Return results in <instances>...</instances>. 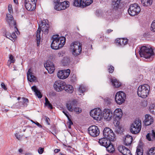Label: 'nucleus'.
<instances>
[{
  "mask_svg": "<svg viewBox=\"0 0 155 155\" xmlns=\"http://www.w3.org/2000/svg\"><path fill=\"white\" fill-rule=\"evenodd\" d=\"M49 28V25L48 20H44L41 21V24L39 25L36 35L37 46H38L40 44L41 40L40 34L41 32V30L45 34H47L48 33Z\"/></svg>",
  "mask_w": 155,
  "mask_h": 155,
  "instance_id": "1",
  "label": "nucleus"
},
{
  "mask_svg": "<svg viewBox=\"0 0 155 155\" xmlns=\"http://www.w3.org/2000/svg\"><path fill=\"white\" fill-rule=\"evenodd\" d=\"M52 40L51 48L53 49L57 50L62 47L65 44L66 38L64 37L59 38V35H57L52 37Z\"/></svg>",
  "mask_w": 155,
  "mask_h": 155,
  "instance_id": "2",
  "label": "nucleus"
},
{
  "mask_svg": "<svg viewBox=\"0 0 155 155\" xmlns=\"http://www.w3.org/2000/svg\"><path fill=\"white\" fill-rule=\"evenodd\" d=\"M139 53L141 57L146 59H151V56L154 55V52L151 47L146 46H143L141 48Z\"/></svg>",
  "mask_w": 155,
  "mask_h": 155,
  "instance_id": "3",
  "label": "nucleus"
},
{
  "mask_svg": "<svg viewBox=\"0 0 155 155\" xmlns=\"http://www.w3.org/2000/svg\"><path fill=\"white\" fill-rule=\"evenodd\" d=\"M150 87L147 84L140 86L138 88V95L143 98H146L149 94Z\"/></svg>",
  "mask_w": 155,
  "mask_h": 155,
  "instance_id": "4",
  "label": "nucleus"
},
{
  "mask_svg": "<svg viewBox=\"0 0 155 155\" xmlns=\"http://www.w3.org/2000/svg\"><path fill=\"white\" fill-rule=\"evenodd\" d=\"M141 128V123L139 119H136L131 124L130 130V132L134 134L139 133Z\"/></svg>",
  "mask_w": 155,
  "mask_h": 155,
  "instance_id": "5",
  "label": "nucleus"
},
{
  "mask_svg": "<svg viewBox=\"0 0 155 155\" xmlns=\"http://www.w3.org/2000/svg\"><path fill=\"white\" fill-rule=\"evenodd\" d=\"M72 53L74 55L77 56L82 51L81 44L78 42L75 41L72 43L70 46Z\"/></svg>",
  "mask_w": 155,
  "mask_h": 155,
  "instance_id": "6",
  "label": "nucleus"
},
{
  "mask_svg": "<svg viewBox=\"0 0 155 155\" xmlns=\"http://www.w3.org/2000/svg\"><path fill=\"white\" fill-rule=\"evenodd\" d=\"M123 113L122 110L120 108H117L115 110L113 114L114 124V125L117 126L120 124V120L122 117Z\"/></svg>",
  "mask_w": 155,
  "mask_h": 155,
  "instance_id": "7",
  "label": "nucleus"
},
{
  "mask_svg": "<svg viewBox=\"0 0 155 155\" xmlns=\"http://www.w3.org/2000/svg\"><path fill=\"white\" fill-rule=\"evenodd\" d=\"M140 8L139 6L136 3L130 5L128 10L129 14L132 16L137 15L140 11Z\"/></svg>",
  "mask_w": 155,
  "mask_h": 155,
  "instance_id": "8",
  "label": "nucleus"
},
{
  "mask_svg": "<svg viewBox=\"0 0 155 155\" xmlns=\"http://www.w3.org/2000/svg\"><path fill=\"white\" fill-rule=\"evenodd\" d=\"M126 95L122 91H120L116 94L115 99L117 104L120 105L124 103L126 99Z\"/></svg>",
  "mask_w": 155,
  "mask_h": 155,
  "instance_id": "9",
  "label": "nucleus"
},
{
  "mask_svg": "<svg viewBox=\"0 0 155 155\" xmlns=\"http://www.w3.org/2000/svg\"><path fill=\"white\" fill-rule=\"evenodd\" d=\"M90 114L94 119L97 120H100L102 118V111L99 108L91 110Z\"/></svg>",
  "mask_w": 155,
  "mask_h": 155,
  "instance_id": "10",
  "label": "nucleus"
},
{
  "mask_svg": "<svg viewBox=\"0 0 155 155\" xmlns=\"http://www.w3.org/2000/svg\"><path fill=\"white\" fill-rule=\"evenodd\" d=\"M104 136L111 141L114 140V134L113 131L109 127H106L104 129L103 131Z\"/></svg>",
  "mask_w": 155,
  "mask_h": 155,
  "instance_id": "11",
  "label": "nucleus"
},
{
  "mask_svg": "<svg viewBox=\"0 0 155 155\" xmlns=\"http://www.w3.org/2000/svg\"><path fill=\"white\" fill-rule=\"evenodd\" d=\"M88 130L89 134L94 137L98 136L100 133L99 128L96 125H92L89 127Z\"/></svg>",
  "mask_w": 155,
  "mask_h": 155,
  "instance_id": "12",
  "label": "nucleus"
},
{
  "mask_svg": "<svg viewBox=\"0 0 155 155\" xmlns=\"http://www.w3.org/2000/svg\"><path fill=\"white\" fill-rule=\"evenodd\" d=\"M37 1L32 0H25V5L26 8L29 11H32L36 8Z\"/></svg>",
  "mask_w": 155,
  "mask_h": 155,
  "instance_id": "13",
  "label": "nucleus"
},
{
  "mask_svg": "<svg viewBox=\"0 0 155 155\" xmlns=\"http://www.w3.org/2000/svg\"><path fill=\"white\" fill-rule=\"evenodd\" d=\"M65 82L60 80L55 81L54 83V87L55 90L57 91H61L64 89Z\"/></svg>",
  "mask_w": 155,
  "mask_h": 155,
  "instance_id": "14",
  "label": "nucleus"
},
{
  "mask_svg": "<svg viewBox=\"0 0 155 155\" xmlns=\"http://www.w3.org/2000/svg\"><path fill=\"white\" fill-rule=\"evenodd\" d=\"M69 3L68 1L60 2L55 5L54 8L57 11L65 10L69 6Z\"/></svg>",
  "mask_w": 155,
  "mask_h": 155,
  "instance_id": "15",
  "label": "nucleus"
},
{
  "mask_svg": "<svg viewBox=\"0 0 155 155\" xmlns=\"http://www.w3.org/2000/svg\"><path fill=\"white\" fill-rule=\"evenodd\" d=\"M70 72L71 71L69 69L59 71L58 73L57 76L60 79H65L68 77Z\"/></svg>",
  "mask_w": 155,
  "mask_h": 155,
  "instance_id": "16",
  "label": "nucleus"
},
{
  "mask_svg": "<svg viewBox=\"0 0 155 155\" xmlns=\"http://www.w3.org/2000/svg\"><path fill=\"white\" fill-rule=\"evenodd\" d=\"M103 115L105 120L110 121L113 117V114L111 110L108 109H105L103 112Z\"/></svg>",
  "mask_w": 155,
  "mask_h": 155,
  "instance_id": "17",
  "label": "nucleus"
},
{
  "mask_svg": "<svg viewBox=\"0 0 155 155\" xmlns=\"http://www.w3.org/2000/svg\"><path fill=\"white\" fill-rule=\"evenodd\" d=\"M44 66L50 74L53 73L55 70L53 63L50 61L46 62L44 64Z\"/></svg>",
  "mask_w": 155,
  "mask_h": 155,
  "instance_id": "18",
  "label": "nucleus"
},
{
  "mask_svg": "<svg viewBox=\"0 0 155 155\" xmlns=\"http://www.w3.org/2000/svg\"><path fill=\"white\" fill-rule=\"evenodd\" d=\"M118 150L123 155H131L130 150L127 148L123 146H120L118 147Z\"/></svg>",
  "mask_w": 155,
  "mask_h": 155,
  "instance_id": "19",
  "label": "nucleus"
},
{
  "mask_svg": "<svg viewBox=\"0 0 155 155\" xmlns=\"http://www.w3.org/2000/svg\"><path fill=\"white\" fill-rule=\"evenodd\" d=\"M78 104V101L75 100H74L66 104L67 109L70 112H72L74 111V109L76 106Z\"/></svg>",
  "mask_w": 155,
  "mask_h": 155,
  "instance_id": "20",
  "label": "nucleus"
},
{
  "mask_svg": "<svg viewBox=\"0 0 155 155\" xmlns=\"http://www.w3.org/2000/svg\"><path fill=\"white\" fill-rule=\"evenodd\" d=\"M116 44L119 46L123 47L128 43V40L127 38H119L116 40Z\"/></svg>",
  "mask_w": 155,
  "mask_h": 155,
  "instance_id": "21",
  "label": "nucleus"
},
{
  "mask_svg": "<svg viewBox=\"0 0 155 155\" xmlns=\"http://www.w3.org/2000/svg\"><path fill=\"white\" fill-rule=\"evenodd\" d=\"M111 141L106 138H103L99 139L98 143L101 145L106 147L108 144H111Z\"/></svg>",
  "mask_w": 155,
  "mask_h": 155,
  "instance_id": "22",
  "label": "nucleus"
},
{
  "mask_svg": "<svg viewBox=\"0 0 155 155\" xmlns=\"http://www.w3.org/2000/svg\"><path fill=\"white\" fill-rule=\"evenodd\" d=\"M6 17L7 21L9 24V25H11L12 24H13L15 28L17 29L16 26V22L13 20V18L12 15L10 14H8L6 15Z\"/></svg>",
  "mask_w": 155,
  "mask_h": 155,
  "instance_id": "23",
  "label": "nucleus"
},
{
  "mask_svg": "<svg viewBox=\"0 0 155 155\" xmlns=\"http://www.w3.org/2000/svg\"><path fill=\"white\" fill-rule=\"evenodd\" d=\"M145 117V119L144 120V122L146 125H149L153 122V117L150 115L146 114Z\"/></svg>",
  "mask_w": 155,
  "mask_h": 155,
  "instance_id": "24",
  "label": "nucleus"
},
{
  "mask_svg": "<svg viewBox=\"0 0 155 155\" xmlns=\"http://www.w3.org/2000/svg\"><path fill=\"white\" fill-rule=\"evenodd\" d=\"M27 77L28 80L31 82L33 81L36 79V78L33 75L31 68H29L28 70L27 74Z\"/></svg>",
  "mask_w": 155,
  "mask_h": 155,
  "instance_id": "25",
  "label": "nucleus"
},
{
  "mask_svg": "<svg viewBox=\"0 0 155 155\" xmlns=\"http://www.w3.org/2000/svg\"><path fill=\"white\" fill-rule=\"evenodd\" d=\"M132 141L133 138L132 137L129 135H127L126 136L124 140V144L127 146L129 145L131 143Z\"/></svg>",
  "mask_w": 155,
  "mask_h": 155,
  "instance_id": "26",
  "label": "nucleus"
},
{
  "mask_svg": "<svg viewBox=\"0 0 155 155\" xmlns=\"http://www.w3.org/2000/svg\"><path fill=\"white\" fill-rule=\"evenodd\" d=\"M110 80L114 87L118 88L121 86V83L115 78H111Z\"/></svg>",
  "mask_w": 155,
  "mask_h": 155,
  "instance_id": "27",
  "label": "nucleus"
},
{
  "mask_svg": "<svg viewBox=\"0 0 155 155\" xmlns=\"http://www.w3.org/2000/svg\"><path fill=\"white\" fill-rule=\"evenodd\" d=\"M5 35L7 38L13 41H15V39L16 38V36L15 32H13L11 34L8 32H6L5 33Z\"/></svg>",
  "mask_w": 155,
  "mask_h": 155,
  "instance_id": "28",
  "label": "nucleus"
},
{
  "mask_svg": "<svg viewBox=\"0 0 155 155\" xmlns=\"http://www.w3.org/2000/svg\"><path fill=\"white\" fill-rule=\"evenodd\" d=\"M121 0H112L113 8L117 10L119 7Z\"/></svg>",
  "mask_w": 155,
  "mask_h": 155,
  "instance_id": "29",
  "label": "nucleus"
},
{
  "mask_svg": "<svg viewBox=\"0 0 155 155\" xmlns=\"http://www.w3.org/2000/svg\"><path fill=\"white\" fill-rule=\"evenodd\" d=\"M64 89L66 91L70 93H72L74 91V89L73 87L70 85H66L65 83L64 87Z\"/></svg>",
  "mask_w": 155,
  "mask_h": 155,
  "instance_id": "30",
  "label": "nucleus"
},
{
  "mask_svg": "<svg viewBox=\"0 0 155 155\" xmlns=\"http://www.w3.org/2000/svg\"><path fill=\"white\" fill-rule=\"evenodd\" d=\"M31 89L35 93L36 95L39 98H41L42 97V95H41V93L37 88L36 86H33L31 87Z\"/></svg>",
  "mask_w": 155,
  "mask_h": 155,
  "instance_id": "31",
  "label": "nucleus"
},
{
  "mask_svg": "<svg viewBox=\"0 0 155 155\" xmlns=\"http://www.w3.org/2000/svg\"><path fill=\"white\" fill-rule=\"evenodd\" d=\"M82 6L84 8L89 5L93 2L92 0H82Z\"/></svg>",
  "mask_w": 155,
  "mask_h": 155,
  "instance_id": "32",
  "label": "nucleus"
},
{
  "mask_svg": "<svg viewBox=\"0 0 155 155\" xmlns=\"http://www.w3.org/2000/svg\"><path fill=\"white\" fill-rule=\"evenodd\" d=\"M107 151L109 152L113 153L114 151V148L113 145L111 143V144H108L106 147Z\"/></svg>",
  "mask_w": 155,
  "mask_h": 155,
  "instance_id": "33",
  "label": "nucleus"
},
{
  "mask_svg": "<svg viewBox=\"0 0 155 155\" xmlns=\"http://www.w3.org/2000/svg\"><path fill=\"white\" fill-rule=\"evenodd\" d=\"M141 1L143 5L146 6L151 5L152 2V0H141Z\"/></svg>",
  "mask_w": 155,
  "mask_h": 155,
  "instance_id": "34",
  "label": "nucleus"
},
{
  "mask_svg": "<svg viewBox=\"0 0 155 155\" xmlns=\"http://www.w3.org/2000/svg\"><path fill=\"white\" fill-rule=\"evenodd\" d=\"M82 0H75L73 3V5L76 7H81L82 8Z\"/></svg>",
  "mask_w": 155,
  "mask_h": 155,
  "instance_id": "35",
  "label": "nucleus"
},
{
  "mask_svg": "<svg viewBox=\"0 0 155 155\" xmlns=\"http://www.w3.org/2000/svg\"><path fill=\"white\" fill-rule=\"evenodd\" d=\"M15 61V59L14 58L12 54L9 55V60H8L7 63V65L10 66L12 63H14Z\"/></svg>",
  "mask_w": 155,
  "mask_h": 155,
  "instance_id": "36",
  "label": "nucleus"
},
{
  "mask_svg": "<svg viewBox=\"0 0 155 155\" xmlns=\"http://www.w3.org/2000/svg\"><path fill=\"white\" fill-rule=\"evenodd\" d=\"M22 101L21 102L22 103V104L23 105V107H26L28 105L27 103L28 102V99L25 97H22Z\"/></svg>",
  "mask_w": 155,
  "mask_h": 155,
  "instance_id": "37",
  "label": "nucleus"
},
{
  "mask_svg": "<svg viewBox=\"0 0 155 155\" xmlns=\"http://www.w3.org/2000/svg\"><path fill=\"white\" fill-rule=\"evenodd\" d=\"M45 105L47 106L48 108L52 109L53 108L52 106V104L50 103L48 98L46 97H45Z\"/></svg>",
  "mask_w": 155,
  "mask_h": 155,
  "instance_id": "38",
  "label": "nucleus"
},
{
  "mask_svg": "<svg viewBox=\"0 0 155 155\" xmlns=\"http://www.w3.org/2000/svg\"><path fill=\"white\" fill-rule=\"evenodd\" d=\"M86 90V88L83 85H81L80 86L78 89V91L80 94L84 93Z\"/></svg>",
  "mask_w": 155,
  "mask_h": 155,
  "instance_id": "39",
  "label": "nucleus"
},
{
  "mask_svg": "<svg viewBox=\"0 0 155 155\" xmlns=\"http://www.w3.org/2000/svg\"><path fill=\"white\" fill-rule=\"evenodd\" d=\"M147 155H155V147L151 148L147 153Z\"/></svg>",
  "mask_w": 155,
  "mask_h": 155,
  "instance_id": "40",
  "label": "nucleus"
},
{
  "mask_svg": "<svg viewBox=\"0 0 155 155\" xmlns=\"http://www.w3.org/2000/svg\"><path fill=\"white\" fill-rule=\"evenodd\" d=\"M150 112L153 114H155V104H153L149 107Z\"/></svg>",
  "mask_w": 155,
  "mask_h": 155,
  "instance_id": "41",
  "label": "nucleus"
},
{
  "mask_svg": "<svg viewBox=\"0 0 155 155\" xmlns=\"http://www.w3.org/2000/svg\"><path fill=\"white\" fill-rule=\"evenodd\" d=\"M119 125L116 126L115 125L116 127L115 128V132L117 134H120L122 132V130L121 129V128Z\"/></svg>",
  "mask_w": 155,
  "mask_h": 155,
  "instance_id": "42",
  "label": "nucleus"
},
{
  "mask_svg": "<svg viewBox=\"0 0 155 155\" xmlns=\"http://www.w3.org/2000/svg\"><path fill=\"white\" fill-rule=\"evenodd\" d=\"M150 30L153 32H155V20H153L151 24Z\"/></svg>",
  "mask_w": 155,
  "mask_h": 155,
  "instance_id": "43",
  "label": "nucleus"
},
{
  "mask_svg": "<svg viewBox=\"0 0 155 155\" xmlns=\"http://www.w3.org/2000/svg\"><path fill=\"white\" fill-rule=\"evenodd\" d=\"M114 68L112 65L108 66V71L109 73H112L114 70Z\"/></svg>",
  "mask_w": 155,
  "mask_h": 155,
  "instance_id": "44",
  "label": "nucleus"
},
{
  "mask_svg": "<svg viewBox=\"0 0 155 155\" xmlns=\"http://www.w3.org/2000/svg\"><path fill=\"white\" fill-rule=\"evenodd\" d=\"M74 110L76 114H79L81 112L82 110L80 108L78 107H75L74 109Z\"/></svg>",
  "mask_w": 155,
  "mask_h": 155,
  "instance_id": "45",
  "label": "nucleus"
},
{
  "mask_svg": "<svg viewBox=\"0 0 155 155\" xmlns=\"http://www.w3.org/2000/svg\"><path fill=\"white\" fill-rule=\"evenodd\" d=\"M21 104L22 103L21 102V101L15 104V107L17 108H21L22 107H23V105Z\"/></svg>",
  "mask_w": 155,
  "mask_h": 155,
  "instance_id": "46",
  "label": "nucleus"
},
{
  "mask_svg": "<svg viewBox=\"0 0 155 155\" xmlns=\"http://www.w3.org/2000/svg\"><path fill=\"white\" fill-rule=\"evenodd\" d=\"M136 153L137 155H142L143 154L142 150L138 148L137 149Z\"/></svg>",
  "mask_w": 155,
  "mask_h": 155,
  "instance_id": "47",
  "label": "nucleus"
},
{
  "mask_svg": "<svg viewBox=\"0 0 155 155\" xmlns=\"http://www.w3.org/2000/svg\"><path fill=\"white\" fill-rule=\"evenodd\" d=\"M104 101L105 103L108 105L111 103L112 100L109 98H107L104 99Z\"/></svg>",
  "mask_w": 155,
  "mask_h": 155,
  "instance_id": "48",
  "label": "nucleus"
},
{
  "mask_svg": "<svg viewBox=\"0 0 155 155\" xmlns=\"http://www.w3.org/2000/svg\"><path fill=\"white\" fill-rule=\"evenodd\" d=\"M8 10L9 12L11 14L13 12L12 8V5L11 4H9L8 7Z\"/></svg>",
  "mask_w": 155,
  "mask_h": 155,
  "instance_id": "49",
  "label": "nucleus"
},
{
  "mask_svg": "<svg viewBox=\"0 0 155 155\" xmlns=\"http://www.w3.org/2000/svg\"><path fill=\"white\" fill-rule=\"evenodd\" d=\"M44 151V148L39 147L38 149V152L40 154H41Z\"/></svg>",
  "mask_w": 155,
  "mask_h": 155,
  "instance_id": "50",
  "label": "nucleus"
},
{
  "mask_svg": "<svg viewBox=\"0 0 155 155\" xmlns=\"http://www.w3.org/2000/svg\"><path fill=\"white\" fill-rule=\"evenodd\" d=\"M146 138L149 141H153V140L152 139L151 137H150V134L149 133L147 134V135Z\"/></svg>",
  "mask_w": 155,
  "mask_h": 155,
  "instance_id": "51",
  "label": "nucleus"
},
{
  "mask_svg": "<svg viewBox=\"0 0 155 155\" xmlns=\"http://www.w3.org/2000/svg\"><path fill=\"white\" fill-rule=\"evenodd\" d=\"M1 86L2 88H3L4 90H6L7 89L6 86L4 83H1Z\"/></svg>",
  "mask_w": 155,
  "mask_h": 155,
  "instance_id": "52",
  "label": "nucleus"
},
{
  "mask_svg": "<svg viewBox=\"0 0 155 155\" xmlns=\"http://www.w3.org/2000/svg\"><path fill=\"white\" fill-rule=\"evenodd\" d=\"M45 120L46 122L47 123V124L48 125H49L50 123H49V121L50 120V119H49V118L46 116H45Z\"/></svg>",
  "mask_w": 155,
  "mask_h": 155,
  "instance_id": "53",
  "label": "nucleus"
},
{
  "mask_svg": "<svg viewBox=\"0 0 155 155\" xmlns=\"http://www.w3.org/2000/svg\"><path fill=\"white\" fill-rule=\"evenodd\" d=\"M71 80L72 82L75 81L76 80L75 75L74 74L71 78Z\"/></svg>",
  "mask_w": 155,
  "mask_h": 155,
  "instance_id": "54",
  "label": "nucleus"
},
{
  "mask_svg": "<svg viewBox=\"0 0 155 155\" xmlns=\"http://www.w3.org/2000/svg\"><path fill=\"white\" fill-rule=\"evenodd\" d=\"M63 113L67 117L68 119H69V117L68 115V113L67 111H65L64 110L63 111Z\"/></svg>",
  "mask_w": 155,
  "mask_h": 155,
  "instance_id": "55",
  "label": "nucleus"
},
{
  "mask_svg": "<svg viewBox=\"0 0 155 155\" xmlns=\"http://www.w3.org/2000/svg\"><path fill=\"white\" fill-rule=\"evenodd\" d=\"M15 136L16 137V138L18 140H20L21 137L20 135H19L17 133L15 134Z\"/></svg>",
  "mask_w": 155,
  "mask_h": 155,
  "instance_id": "56",
  "label": "nucleus"
},
{
  "mask_svg": "<svg viewBox=\"0 0 155 155\" xmlns=\"http://www.w3.org/2000/svg\"><path fill=\"white\" fill-rule=\"evenodd\" d=\"M151 136L152 137V139L153 140V139H155V132L153 130H152V134Z\"/></svg>",
  "mask_w": 155,
  "mask_h": 155,
  "instance_id": "57",
  "label": "nucleus"
},
{
  "mask_svg": "<svg viewBox=\"0 0 155 155\" xmlns=\"http://www.w3.org/2000/svg\"><path fill=\"white\" fill-rule=\"evenodd\" d=\"M54 5H57V4L60 3V0H54Z\"/></svg>",
  "mask_w": 155,
  "mask_h": 155,
  "instance_id": "58",
  "label": "nucleus"
},
{
  "mask_svg": "<svg viewBox=\"0 0 155 155\" xmlns=\"http://www.w3.org/2000/svg\"><path fill=\"white\" fill-rule=\"evenodd\" d=\"M113 30L111 29H109L106 30V33L107 34H109L110 32L112 31Z\"/></svg>",
  "mask_w": 155,
  "mask_h": 155,
  "instance_id": "59",
  "label": "nucleus"
},
{
  "mask_svg": "<svg viewBox=\"0 0 155 155\" xmlns=\"http://www.w3.org/2000/svg\"><path fill=\"white\" fill-rule=\"evenodd\" d=\"M35 124H36L38 127L40 128H41L42 127V126L37 122H36L35 123Z\"/></svg>",
  "mask_w": 155,
  "mask_h": 155,
  "instance_id": "60",
  "label": "nucleus"
},
{
  "mask_svg": "<svg viewBox=\"0 0 155 155\" xmlns=\"http://www.w3.org/2000/svg\"><path fill=\"white\" fill-rule=\"evenodd\" d=\"M68 119V123H69V125H71L73 124V122H72L71 119L70 118V117H69V119Z\"/></svg>",
  "mask_w": 155,
  "mask_h": 155,
  "instance_id": "61",
  "label": "nucleus"
},
{
  "mask_svg": "<svg viewBox=\"0 0 155 155\" xmlns=\"http://www.w3.org/2000/svg\"><path fill=\"white\" fill-rule=\"evenodd\" d=\"M60 151V150L57 149H56L54 150V151L56 153H58Z\"/></svg>",
  "mask_w": 155,
  "mask_h": 155,
  "instance_id": "62",
  "label": "nucleus"
},
{
  "mask_svg": "<svg viewBox=\"0 0 155 155\" xmlns=\"http://www.w3.org/2000/svg\"><path fill=\"white\" fill-rule=\"evenodd\" d=\"M25 155H32V154L31 153H25Z\"/></svg>",
  "mask_w": 155,
  "mask_h": 155,
  "instance_id": "63",
  "label": "nucleus"
},
{
  "mask_svg": "<svg viewBox=\"0 0 155 155\" xmlns=\"http://www.w3.org/2000/svg\"><path fill=\"white\" fill-rule=\"evenodd\" d=\"M18 151L20 153H21L23 151V150L22 149H20L18 150Z\"/></svg>",
  "mask_w": 155,
  "mask_h": 155,
  "instance_id": "64",
  "label": "nucleus"
}]
</instances>
